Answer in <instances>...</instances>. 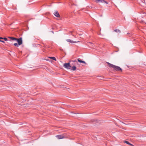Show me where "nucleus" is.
Masks as SVG:
<instances>
[{"label": "nucleus", "instance_id": "nucleus-12", "mask_svg": "<svg viewBox=\"0 0 146 146\" xmlns=\"http://www.w3.org/2000/svg\"><path fill=\"white\" fill-rule=\"evenodd\" d=\"M49 58L53 60H54L56 61V58L55 57H49Z\"/></svg>", "mask_w": 146, "mask_h": 146}, {"label": "nucleus", "instance_id": "nucleus-23", "mask_svg": "<svg viewBox=\"0 0 146 146\" xmlns=\"http://www.w3.org/2000/svg\"><path fill=\"white\" fill-rule=\"evenodd\" d=\"M100 79H102V78H100Z\"/></svg>", "mask_w": 146, "mask_h": 146}, {"label": "nucleus", "instance_id": "nucleus-6", "mask_svg": "<svg viewBox=\"0 0 146 146\" xmlns=\"http://www.w3.org/2000/svg\"><path fill=\"white\" fill-rule=\"evenodd\" d=\"M66 40L68 42H70L71 43H76L77 42L76 41H73L72 40L70 39H67Z\"/></svg>", "mask_w": 146, "mask_h": 146}, {"label": "nucleus", "instance_id": "nucleus-4", "mask_svg": "<svg viewBox=\"0 0 146 146\" xmlns=\"http://www.w3.org/2000/svg\"><path fill=\"white\" fill-rule=\"evenodd\" d=\"M18 43V44L19 45H21L23 43L22 40V38L21 37H20L19 38H17V39L16 40Z\"/></svg>", "mask_w": 146, "mask_h": 146}, {"label": "nucleus", "instance_id": "nucleus-1", "mask_svg": "<svg viewBox=\"0 0 146 146\" xmlns=\"http://www.w3.org/2000/svg\"><path fill=\"white\" fill-rule=\"evenodd\" d=\"M110 68H113V69L116 71H122V69L120 68L119 66H115L113 64H111L109 62H107Z\"/></svg>", "mask_w": 146, "mask_h": 146}, {"label": "nucleus", "instance_id": "nucleus-14", "mask_svg": "<svg viewBox=\"0 0 146 146\" xmlns=\"http://www.w3.org/2000/svg\"><path fill=\"white\" fill-rule=\"evenodd\" d=\"M104 2H105V1L104 0H100V2L102 3H104Z\"/></svg>", "mask_w": 146, "mask_h": 146}, {"label": "nucleus", "instance_id": "nucleus-15", "mask_svg": "<svg viewBox=\"0 0 146 146\" xmlns=\"http://www.w3.org/2000/svg\"><path fill=\"white\" fill-rule=\"evenodd\" d=\"M3 38V39H4L5 41H7V39L6 38Z\"/></svg>", "mask_w": 146, "mask_h": 146}, {"label": "nucleus", "instance_id": "nucleus-9", "mask_svg": "<svg viewBox=\"0 0 146 146\" xmlns=\"http://www.w3.org/2000/svg\"><path fill=\"white\" fill-rule=\"evenodd\" d=\"M124 142L125 143H126L129 145H131V146H134V145H132V144H131L130 143H129L128 141H124Z\"/></svg>", "mask_w": 146, "mask_h": 146}, {"label": "nucleus", "instance_id": "nucleus-20", "mask_svg": "<svg viewBox=\"0 0 146 146\" xmlns=\"http://www.w3.org/2000/svg\"><path fill=\"white\" fill-rule=\"evenodd\" d=\"M0 39H3V37H0Z\"/></svg>", "mask_w": 146, "mask_h": 146}, {"label": "nucleus", "instance_id": "nucleus-16", "mask_svg": "<svg viewBox=\"0 0 146 146\" xmlns=\"http://www.w3.org/2000/svg\"><path fill=\"white\" fill-rule=\"evenodd\" d=\"M96 2L97 3L100 2V0H96Z\"/></svg>", "mask_w": 146, "mask_h": 146}, {"label": "nucleus", "instance_id": "nucleus-19", "mask_svg": "<svg viewBox=\"0 0 146 146\" xmlns=\"http://www.w3.org/2000/svg\"><path fill=\"white\" fill-rule=\"evenodd\" d=\"M0 41L1 42H4V41H3V40H0Z\"/></svg>", "mask_w": 146, "mask_h": 146}, {"label": "nucleus", "instance_id": "nucleus-22", "mask_svg": "<svg viewBox=\"0 0 146 146\" xmlns=\"http://www.w3.org/2000/svg\"><path fill=\"white\" fill-rule=\"evenodd\" d=\"M52 32L53 34L54 32L53 31H52Z\"/></svg>", "mask_w": 146, "mask_h": 146}, {"label": "nucleus", "instance_id": "nucleus-10", "mask_svg": "<svg viewBox=\"0 0 146 146\" xmlns=\"http://www.w3.org/2000/svg\"><path fill=\"white\" fill-rule=\"evenodd\" d=\"M76 68L75 66H73L72 67L71 70H72L74 71L76 70Z\"/></svg>", "mask_w": 146, "mask_h": 146}, {"label": "nucleus", "instance_id": "nucleus-13", "mask_svg": "<svg viewBox=\"0 0 146 146\" xmlns=\"http://www.w3.org/2000/svg\"><path fill=\"white\" fill-rule=\"evenodd\" d=\"M14 45L17 47H18L19 45H20L18 44H17V43H15L14 44Z\"/></svg>", "mask_w": 146, "mask_h": 146}, {"label": "nucleus", "instance_id": "nucleus-2", "mask_svg": "<svg viewBox=\"0 0 146 146\" xmlns=\"http://www.w3.org/2000/svg\"><path fill=\"white\" fill-rule=\"evenodd\" d=\"M63 66L67 69H70L72 67L69 63H64L63 64Z\"/></svg>", "mask_w": 146, "mask_h": 146}, {"label": "nucleus", "instance_id": "nucleus-11", "mask_svg": "<svg viewBox=\"0 0 146 146\" xmlns=\"http://www.w3.org/2000/svg\"><path fill=\"white\" fill-rule=\"evenodd\" d=\"M9 38L11 39L12 40H16L17 39V38L13 37H9Z\"/></svg>", "mask_w": 146, "mask_h": 146}, {"label": "nucleus", "instance_id": "nucleus-8", "mask_svg": "<svg viewBox=\"0 0 146 146\" xmlns=\"http://www.w3.org/2000/svg\"><path fill=\"white\" fill-rule=\"evenodd\" d=\"M77 60L78 62H80L82 63H84V64L86 63V62L84 61H82L79 59H78Z\"/></svg>", "mask_w": 146, "mask_h": 146}, {"label": "nucleus", "instance_id": "nucleus-21", "mask_svg": "<svg viewBox=\"0 0 146 146\" xmlns=\"http://www.w3.org/2000/svg\"><path fill=\"white\" fill-rule=\"evenodd\" d=\"M70 32V34H71V35H72V32Z\"/></svg>", "mask_w": 146, "mask_h": 146}, {"label": "nucleus", "instance_id": "nucleus-7", "mask_svg": "<svg viewBox=\"0 0 146 146\" xmlns=\"http://www.w3.org/2000/svg\"><path fill=\"white\" fill-rule=\"evenodd\" d=\"M114 31L117 33H121L120 31L118 29H115L114 30Z\"/></svg>", "mask_w": 146, "mask_h": 146}, {"label": "nucleus", "instance_id": "nucleus-5", "mask_svg": "<svg viewBox=\"0 0 146 146\" xmlns=\"http://www.w3.org/2000/svg\"><path fill=\"white\" fill-rule=\"evenodd\" d=\"M54 15L57 17H60V15L57 11H56L54 13Z\"/></svg>", "mask_w": 146, "mask_h": 146}, {"label": "nucleus", "instance_id": "nucleus-3", "mask_svg": "<svg viewBox=\"0 0 146 146\" xmlns=\"http://www.w3.org/2000/svg\"><path fill=\"white\" fill-rule=\"evenodd\" d=\"M56 136L58 139H60L66 138L64 134L57 135Z\"/></svg>", "mask_w": 146, "mask_h": 146}, {"label": "nucleus", "instance_id": "nucleus-18", "mask_svg": "<svg viewBox=\"0 0 146 146\" xmlns=\"http://www.w3.org/2000/svg\"><path fill=\"white\" fill-rule=\"evenodd\" d=\"M104 3H106V4H108V2H107V1H105V2H104Z\"/></svg>", "mask_w": 146, "mask_h": 146}, {"label": "nucleus", "instance_id": "nucleus-17", "mask_svg": "<svg viewBox=\"0 0 146 146\" xmlns=\"http://www.w3.org/2000/svg\"><path fill=\"white\" fill-rule=\"evenodd\" d=\"M72 61L73 62H76V63L77 62V61L76 60H72Z\"/></svg>", "mask_w": 146, "mask_h": 146}]
</instances>
